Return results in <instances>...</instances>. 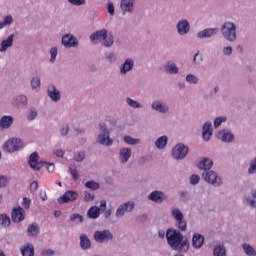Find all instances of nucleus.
<instances>
[{
    "mask_svg": "<svg viewBox=\"0 0 256 256\" xmlns=\"http://www.w3.org/2000/svg\"><path fill=\"white\" fill-rule=\"evenodd\" d=\"M166 241L168 245L178 252H187L189 250L188 240H184L183 235L175 229L166 231Z\"/></svg>",
    "mask_w": 256,
    "mask_h": 256,
    "instance_id": "1",
    "label": "nucleus"
},
{
    "mask_svg": "<svg viewBox=\"0 0 256 256\" xmlns=\"http://www.w3.org/2000/svg\"><path fill=\"white\" fill-rule=\"evenodd\" d=\"M90 39L96 44L104 41L105 47H111L114 43L113 35L108 34V31L106 29L96 31L91 35Z\"/></svg>",
    "mask_w": 256,
    "mask_h": 256,
    "instance_id": "2",
    "label": "nucleus"
},
{
    "mask_svg": "<svg viewBox=\"0 0 256 256\" xmlns=\"http://www.w3.org/2000/svg\"><path fill=\"white\" fill-rule=\"evenodd\" d=\"M222 36L230 42H234L237 38L236 26L233 22H225L221 27Z\"/></svg>",
    "mask_w": 256,
    "mask_h": 256,
    "instance_id": "3",
    "label": "nucleus"
},
{
    "mask_svg": "<svg viewBox=\"0 0 256 256\" xmlns=\"http://www.w3.org/2000/svg\"><path fill=\"white\" fill-rule=\"evenodd\" d=\"M100 131L102 133L99 134V136H98V142L104 146H108V147L112 146L113 140H112V138H110V132H109V130H107L106 124H104V123L100 124Z\"/></svg>",
    "mask_w": 256,
    "mask_h": 256,
    "instance_id": "4",
    "label": "nucleus"
},
{
    "mask_svg": "<svg viewBox=\"0 0 256 256\" xmlns=\"http://www.w3.org/2000/svg\"><path fill=\"white\" fill-rule=\"evenodd\" d=\"M23 148V142L20 138H10L4 145V150L9 153L20 151Z\"/></svg>",
    "mask_w": 256,
    "mask_h": 256,
    "instance_id": "5",
    "label": "nucleus"
},
{
    "mask_svg": "<svg viewBox=\"0 0 256 256\" xmlns=\"http://www.w3.org/2000/svg\"><path fill=\"white\" fill-rule=\"evenodd\" d=\"M189 152V148L184 146V144H176L172 150V157L174 159H184Z\"/></svg>",
    "mask_w": 256,
    "mask_h": 256,
    "instance_id": "6",
    "label": "nucleus"
},
{
    "mask_svg": "<svg viewBox=\"0 0 256 256\" xmlns=\"http://www.w3.org/2000/svg\"><path fill=\"white\" fill-rule=\"evenodd\" d=\"M202 177H204V180H206V182L214 186H219L222 183L221 178H218V174H216V172H213V170L202 174Z\"/></svg>",
    "mask_w": 256,
    "mask_h": 256,
    "instance_id": "7",
    "label": "nucleus"
},
{
    "mask_svg": "<svg viewBox=\"0 0 256 256\" xmlns=\"http://www.w3.org/2000/svg\"><path fill=\"white\" fill-rule=\"evenodd\" d=\"M12 221L14 223H20L23 222L26 218V212L24 211L23 208L17 207L14 208L12 213H11Z\"/></svg>",
    "mask_w": 256,
    "mask_h": 256,
    "instance_id": "8",
    "label": "nucleus"
},
{
    "mask_svg": "<svg viewBox=\"0 0 256 256\" xmlns=\"http://www.w3.org/2000/svg\"><path fill=\"white\" fill-rule=\"evenodd\" d=\"M39 156L37 152H33L29 158V165L35 171H39L44 165H47V162H38Z\"/></svg>",
    "mask_w": 256,
    "mask_h": 256,
    "instance_id": "9",
    "label": "nucleus"
},
{
    "mask_svg": "<svg viewBox=\"0 0 256 256\" xmlns=\"http://www.w3.org/2000/svg\"><path fill=\"white\" fill-rule=\"evenodd\" d=\"M94 238L98 243H104V242H108V241L112 240L113 235L107 230L97 231L94 234Z\"/></svg>",
    "mask_w": 256,
    "mask_h": 256,
    "instance_id": "10",
    "label": "nucleus"
},
{
    "mask_svg": "<svg viewBox=\"0 0 256 256\" xmlns=\"http://www.w3.org/2000/svg\"><path fill=\"white\" fill-rule=\"evenodd\" d=\"M79 197L78 193L74 191H67L62 197L58 199L60 204L74 202Z\"/></svg>",
    "mask_w": 256,
    "mask_h": 256,
    "instance_id": "11",
    "label": "nucleus"
},
{
    "mask_svg": "<svg viewBox=\"0 0 256 256\" xmlns=\"http://www.w3.org/2000/svg\"><path fill=\"white\" fill-rule=\"evenodd\" d=\"M62 44L66 48H72V47H76L78 45V41L73 35L66 34L62 38Z\"/></svg>",
    "mask_w": 256,
    "mask_h": 256,
    "instance_id": "12",
    "label": "nucleus"
},
{
    "mask_svg": "<svg viewBox=\"0 0 256 256\" xmlns=\"http://www.w3.org/2000/svg\"><path fill=\"white\" fill-rule=\"evenodd\" d=\"M213 135V126L211 122H206L202 128V138L204 141H209Z\"/></svg>",
    "mask_w": 256,
    "mask_h": 256,
    "instance_id": "13",
    "label": "nucleus"
},
{
    "mask_svg": "<svg viewBox=\"0 0 256 256\" xmlns=\"http://www.w3.org/2000/svg\"><path fill=\"white\" fill-rule=\"evenodd\" d=\"M135 208L134 202H128L122 205L116 212L117 217H123L126 212H131Z\"/></svg>",
    "mask_w": 256,
    "mask_h": 256,
    "instance_id": "14",
    "label": "nucleus"
},
{
    "mask_svg": "<svg viewBox=\"0 0 256 256\" xmlns=\"http://www.w3.org/2000/svg\"><path fill=\"white\" fill-rule=\"evenodd\" d=\"M218 28H206L200 32H198V38H210L218 33Z\"/></svg>",
    "mask_w": 256,
    "mask_h": 256,
    "instance_id": "15",
    "label": "nucleus"
},
{
    "mask_svg": "<svg viewBox=\"0 0 256 256\" xmlns=\"http://www.w3.org/2000/svg\"><path fill=\"white\" fill-rule=\"evenodd\" d=\"M134 7V0H122L121 1V9L123 10V14L131 13Z\"/></svg>",
    "mask_w": 256,
    "mask_h": 256,
    "instance_id": "16",
    "label": "nucleus"
},
{
    "mask_svg": "<svg viewBox=\"0 0 256 256\" xmlns=\"http://www.w3.org/2000/svg\"><path fill=\"white\" fill-rule=\"evenodd\" d=\"M148 199H150L154 203H162L165 200V195L162 192L154 191L150 193Z\"/></svg>",
    "mask_w": 256,
    "mask_h": 256,
    "instance_id": "17",
    "label": "nucleus"
},
{
    "mask_svg": "<svg viewBox=\"0 0 256 256\" xmlns=\"http://www.w3.org/2000/svg\"><path fill=\"white\" fill-rule=\"evenodd\" d=\"M132 156L131 148H122L120 150V160L122 163H127Z\"/></svg>",
    "mask_w": 256,
    "mask_h": 256,
    "instance_id": "18",
    "label": "nucleus"
},
{
    "mask_svg": "<svg viewBox=\"0 0 256 256\" xmlns=\"http://www.w3.org/2000/svg\"><path fill=\"white\" fill-rule=\"evenodd\" d=\"M189 30H190V25L187 20H182L178 22V34L185 35L189 32Z\"/></svg>",
    "mask_w": 256,
    "mask_h": 256,
    "instance_id": "19",
    "label": "nucleus"
},
{
    "mask_svg": "<svg viewBox=\"0 0 256 256\" xmlns=\"http://www.w3.org/2000/svg\"><path fill=\"white\" fill-rule=\"evenodd\" d=\"M204 237L200 234H194V237H192V246L196 249H199L204 244Z\"/></svg>",
    "mask_w": 256,
    "mask_h": 256,
    "instance_id": "20",
    "label": "nucleus"
},
{
    "mask_svg": "<svg viewBox=\"0 0 256 256\" xmlns=\"http://www.w3.org/2000/svg\"><path fill=\"white\" fill-rule=\"evenodd\" d=\"M213 167V160H211V158H204V160L200 161L198 164V168H200V170H210Z\"/></svg>",
    "mask_w": 256,
    "mask_h": 256,
    "instance_id": "21",
    "label": "nucleus"
},
{
    "mask_svg": "<svg viewBox=\"0 0 256 256\" xmlns=\"http://www.w3.org/2000/svg\"><path fill=\"white\" fill-rule=\"evenodd\" d=\"M217 137L223 142H232L234 140L233 134H231V132H225V130H221L220 132H218Z\"/></svg>",
    "mask_w": 256,
    "mask_h": 256,
    "instance_id": "22",
    "label": "nucleus"
},
{
    "mask_svg": "<svg viewBox=\"0 0 256 256\" xmlns=\"http://www.w3.org/2000/svg\"><path fill=\"white\" fill-rule=\"evenodd\" d=\"M48 95L55 102L60 100L59 90L54 85L49 86V88H48Z\"/></svg>",
    "mask_w": 256,
    "mask_h": 256,
    "instance_id": "23",
    "label": "nucleus"
},
{
    "mask_svg": "<svg viewBox=\"0 0 256 256\" xmlns=\"http://www.w3.org/2000/svg\"><path fill=\"white\" fill-rule=\"evenodd\" d=\"M13 124L12 116H2L0 120V127L1 129H8Z\"/></svg>",
    "mask_w": 256,
    "mask_h": 256,
    "instance_id": "24",
    "label": "nucleus"
},
{
    "mask_svg": "<svg viewBox=\"0 0 256 256\" xmlns=\"http://www.w3.org/2000/svg\"><path fill=\"white\" fill-rule=\"evenodd\" d=\"M12 44H13V34L9 35V37L6 40L2 41L0 51L1 52L6 51L9 47L12 46Z\"/></svg>",
    "mask_w": 256,
    "mask_h": 256,
    "instance_id": "25",
    "label": "nucleus"
},
{
    "mask_svg": "<svg viewBox=\"0 0 256 256\" xmlns=\"http://www.w3.org/2000/svg\"><path fill=\"white\" fill-rule=\"evenodd\" d=\"M27 233H28V236H29V237L38 236L39 233H40V230H39L38 225H37L36 223L30 225V226L28 227Z\"/></svg>",
    "mask_w": 256,
    "mask_h": 256,
    "instance_id": "26",
    "label": "nucleus"
},
{
    "mask_svg": "<svg viewBox=\"0 0 256 256\" xmlns=\"http://www.w3.org/2000/svg\"><path fill=\"white\" fill-rule=\"evenodd\" d=\"M80 245H81V248L84 249V250H87L91 247V241L89 240L87 235H85V234L81 235Z\"/></svg>",
    "mask_w": 256,
    "mask_h": 256,
    "instance_id": "27",
    "label": "nucleus"
},
{
    "mask_svg": "<svg viewBox=\"0 0 256 256\" xmlns=\"http://www.w3.org/2000/svg\"><path fill=\"white\" fill-rule=\"evenodd\" d=\"M134 66V62L132 59H127L126 62L123 64V67L121 69V73L126 74L129 72Z\"/></svg>",
    "mask_w": 256,
    "mask_h": 256,
    "instance_id": "28",
    "label": "nucleus"
},
{
    "mask_svg": "<svg viewBox=\"0 0 256 256\" xmlns=\"http://www.w3.org/2000/svg\"><path fill=\"white\" fill-rule=\"evenodd\" d=\"M164 69L166 70V72L170 73V74H177L179 69L178 67L176 66L175 63H171V62H168L166 64V66L164 67Z\"/></svg>",
    "mask_w": 256,
    "mask_h": 256,
    "instance_id": "29",
    "label": "nucleus"
},
{
    "mask_svg": "<svg viewBox=\"0 0 256 256\" xmlns=\"http://www.w3.org/2000/svg\"><path fill=\"white\" fill-rule=\"evenodd\" d=\"M242 249L247 256H256V250L249 244H243Z\"/></svg>",
    "mask_w": 256,
    "mask_h": 256,
    "instance_id": "30",
    "label": "nucleus"
},
{
    "mask_svg": "<svg viewBox=\"0 0 256 256\" xmlns=\"http://www.w3.org/2000/svg\"><path fill=\"white\" fill-rule=\"evenodd\" d=\"M167 142H168L167 136H160V138L156 140V148L164 149L167 145Z\"/></svg>",
    "mask_w": 256,
    "mask_h": 256,
    "instance_id": "31",
    "label": "nucleus"
},
{
    "mask_svg": "<svg viewBox=\"0 0 256 256\" xmlns=\"http://www.w3.org/2000/svg\"><path fill=\"white\" fill-rule=\"evenodd\" d=\"M23 256H34V247L32 245H27L21 249Z\"/></svg>",
    "mask_w": 256,
    "mask_h": 256,
    "instance_id": "32",
    "label": "nucleus"
},
{
    "mask_svg": "<svg viewBox=\"0 0 256 256\" xmlns=\"http://www.w3.org/2000/svg\"><path fill=\"white\" fill-rule=\"evenodd\" d=\"M100 215V209H98V207H92L89 211H88V216L91 219H97Z\"/></svg>",
    "mask_w": 256,
    "mask_h": 256,
    "instance_id": "33",
    "label": "nucleus"
},
{
    "mask_svg": "<svg viewBox=\"0 0 256 256\" xmlns=\"http://www.w3.org/2000/svg\"><path fill=\"white\" fill-rule=\"evenodd\" d=\"M172 217H174L176 222L184 219L183 213L177 208L172 209Z\"/></svg>",
    "mask_w": 256,
    "mask_h": 256,
    "instance_id": "34",
    "label": "nucleus"
},
{
    "mask_svg": "<svg viewBox=\"0 0 256 256\" xmlns=\"http://www.w3.org/2000/svg\"><path fill=\"white\" fill-rule=\"evenodd\" d=\"M152 109L158 111V112H161V113H165L167 112V109L166 106H162V104L160 102H154L152 103Z\"/></svg>",
    "mask_w": 256,
    "mask_h": 256,
    "instance_id": "35",
    "label": "nucleus"
},
{
    "mask_svg": "<svg viewBox=\"0 0 256 256\" xmlns=\"http://www.w3.org/2000/svg\"><path fill=\"white\" fill-rule=\"evenodd\" d=\"M85 186L88 188V189H91L93 191H96L99 189L100 187V184H98V182H94V180H89L88 182H86Z\"/></svg>",
    "mask_w": 256,
    "mask_h": 256,
    "instance_id": "36",
    "label": "nucleus"
},
{
    "mask_svg": "<svg viewBox=\"0 0 256 256\" xmlns=\"http://www.w3.org/2000/svg\"><path fill=\"white\" fill-rule=\"evenodd\" d=\"M11 224L10 218L6 215H0V225L2 227H8Z\"/></svg>",
    "mask_w": 256,
    "mask_h": 256,
    "instance_id": "37",
    "label": "nucleus"
},
{
    "mask_svg": "<svg viewBox=\"0 0 256 256\" xmlns=\"http://www.w3.org/2000/svg\"><path fill=\"white\" fill-rule=\"evenodd\" d=\"M178 230L185 232L187 230V222L184 219L176 221Z\"/></svg>",
    "mask_w": 256,
    "mask_h": 256,
    "instance_id": "38",
    "label": "nucleus"
},
{
    "mask_svg": "<svg viewBox=\"0 0 256 256\" xmlns=\"http://www.w3.org/2000/svg\"><path fill=\"white\" fill-rule=\"evenodd\" d=\"M26 104H27V96L19 95L16 97V105L17 106L26 105Z\"/></svg>",
    "mask_w": 256,
    "mask_h": 256,
    "instance_id": "39",
    "label": "nucleus"
},
{
    "mask_svg": "<svg viewBox=\"0 0 256 256\" xmlns=\"http://www.w3.org/2000/svg\"><path fill=\"white\" fill-rule=\"evenodd\" d=\"M214 256H226V250L224 247L218 246L214 248Z\"/></svg>",
    "mask_w": 256,
    "mask_h": 256,
    "instance_id": "40",
    "label": "nucleus"
},
{
    "mask_svg": "<svg viewBox=\"0 0 256 256\" xmlns=\"http://www.w3.org/2000/svg\"><path fill=\"white\" fill-rule=\"evenodd\" d=\"M124 141H125V143H127L129 145H136V144L140 143L139 139L132 138V136H125Z\"/></svg>",
    "mask_w": 256,
    "mask_h": 256,
    "instance_id": "41",
    "label": "nucleus"
},
{
    "mask_svg": "<svg viewBox=\"0 0 256 256\" xmlns=\"http://www.w3.org/2000/svg\"><path fill=\"white\" fill-rule=\"evenodd\" d=\"M70 174L72 175L73 179L77 181L79 179V174L76 166H70L69 168Z\"/></svg>",
    "mask_w": 256,
    "mask_h": 256,
    "instance_id": "42",
    "label": "nucleus"
},
{
    "mask_svg": "<svg viewBox=\"0 0 256 256\" xmlns=\"http://www.w3.org/2000/svg\"><path fill=\"white\" fill-rule=\"evenodd\" d=\"M186 81L190 84H197L198 83V78L194 74H188L186 75Z\"/></svg>",
    "mask_w": 256,
    "mask_h": 256,
    "instance_id": "43",
    "label": "nucleus"
},
{
    "mask_svg": "<svg viewBox=\"0 0 256 256\" xmlns=\"http://www.w3.org/2000/svg\"><path fill=\"white\" fill-rule=\"evenodd\" d=\"M41 85V81L39 79V77H33L32 81H31V86L33 89H38L40 88Z\"/></svg>",
    "mask_w": 256,
    "mask_h": 256,
    "instance_id": "44",
    "label": "nucleus"
},
{
    "mask_svg": "<svg viewBox=\"0 0 256 256\" xmlns=\"http://www.w3.org/2000/svg\"><path fill=\"white\" fill-rule=\"evenodd\" d=\"M127 103L132 107V108H140V104L139 102H137L136 100H133L132 98H127Z\"/></svg>",
    "mask_w": 256,
    "mask_h": 256,
    "instance_id": "45",
    "label": "nucleus"
},
{
    "mask_svg": "<svg viewBox=\"0 0 256 256\" xmlns=\"http://www.w3.org/2000/svg\"><path fill=\"white\" fill-rule=\"evenodd\" d=\"M50 54H51V63H54L56 57H57V54H58V50H57V47H52L51 50H50Z\"/></svg>",
    "mask_w": 256,
    "mask_h": 256,
    "instance_id": "46",
    "label": "nucleus"
},
{
    "mask_svg": "<svg viewBox=\"0 0 256 256\" xmlns=\"http://www.w3.org/2000/svg\"><path fill=\"white\" fill-rule=\"evenodd\" d=\"M225 121H226V118H223V116H221L220 118H215L214 128H218Z\"/></svg>",
    "mask_w": 256,
    "mask_h": 256,
    "instance_id": "47",
    "label": "nucleus"
},
{
    "mask_svg": "<svg viewBox=\"0 0 256 256\" xmlns=\"http://www.w3.org/2000/svg\"><path fill=\"white\" fill-rule=\"evenodd\" d=\"M199 181H200V177L197 176V174H192V176H190V184L196 185L199 183Z\"/></svg>",
    "mask_w": 256,
    "mask_h": 256,
    "instance_id": "48",
    "label": "nucleus"
},
{
    "mask_svg": "<svg viewBox=\"0 0 256 256\" xmlns=\"http://www.w3.org/2000/svg\"><path fill=\"white\" fill-rule=\"evenodd\" d=\"M94 199H95L94 195L90 194L87 191L84 192V201L85 202H90V201H93Z\"/></svg>",
    "mask_w": 256,
    "mask_h": 256,
    "instance_id": "49",
    "label": "nucleus"
},
{
    "mask_svg": "<svg viewBox=\"0 0 256 256\" xmlns=\"http://www.w3.org/2000/svg\"><path fill=\"white\" fill-rule=\"evenodd\" d=\"M256 172V158L251 162L248 173L249 174H254Z\"/></svg>",
    "mask_w": 256,
    "mask_h": 256,
    "instance_id": "50",
    "label": "nucleus"
},
{
    "mask_svg": "<svg viewBox=\"0 0 256 256\" xmlns=\"http://www.w3.org/2000/svg\"><path fill=\"white\" fill-rule=\"evenodd\" d=\"M77 162H82L85 159V152H78L74 158Z\"/></svg>",
    "mask_w": 256,
    "mask_h": 256,
    "instance_id": "51",
    "label": "nucleus"
},
{
    "mask_svg": "<svg viewBox=\"0 0 256 256\" xmlns=\"http://www.w3.org/2000/svg\"><path fill=\"white\" fill-rule=\"evenodd\" d=\"M13 22V18L11 15H7L5 18H4V22H2V24H4V27L7 26V25H10L11 23Z\"/></svg>",
    "mask_w": 256,
    "mask_h": 256,
    "instance_id": "52",
    "label": "nucleus"
},
{
    "mask_svg": "<svg viewBox=\"0 0 256 256\" xmlns=\"http://www.w3.org/2000/svg\"><path fill=\"white\" fill-rule=\"evenodd\" d=\"M72 5L81 6L86 3V0H68Z\"/></svg>",
    "mask_w": 256,
    "mask_h": 256,
    "instance_id": "53",
    "label": "nucleus"
},
{
    "mask_svg": "<svg viewBox=\"0 0 256 256\" xmlns=\"http://www.w3.org/2000/svg\"><path fill=\"white\" fill-rule=\"evenodd\" d=\"M23 207L28 210L30 208L31 205V200L28 198H24L23 202H22Z\"/></svg>",
    "mask_w": 256,
    "mask_h": 256,
    "instance_id": "54",
    "label": "nucleus"
},
{
    "mask_svg": "<svg viewBox=\"0 0 256 256\" xmlns=\"http://www.w3.org/2000/svg\"><path fill=\"white\" fill-rule=\"evenodd\" d=\"M71 221L79 220L80 223L83 222V217L79 214H73L70 218Z\"/></svg>",
    "mask_w": 256,
    "mask_h": 256,
    "instance_id": "55",
    "label": "nucleus"
},
{
    "mask_svg": "<svg viewBox=\"0 0 256 256\" xmlns=\"http://www.w3.org/2000/svg\"><path fill=\"white\" fill-rule=\"evenodd\" d=\"M54 254L55 252L53 250H47V249H44L41 252L42 256H53Z\"/></svg>",
    "mask_w": 256,
    "mask_h": 256,
    "instance_id": "56",
    "label": "nucleus"
},
{
    "mask_svg": "<svg viewBox=\"0 0 256 256\" xmlns=\"http://www.w3.org/2000/svg\"><path fill=\"white\" fill-rule=\"evenodd\" d=\"M6 185H7L6 176H0V188L6 187Z\"/></svg>",
    "mask_w": 256,
    "mask_h": 256,
    "instance_id": "57",
    "label": "nucleus"
},
{
    "mask_svg": "<svg viewBox=\"0 0 256 256\" xmlns=\"http://www.w3.org/2000/svg\"><path fill=\"white\" fill-rule=\"evenodd\" d=\"M223 54L224 55H231L232 54V47L231 46H227L223 48Z\"/></svg>",
    "mask_w": 256,
    "mask_h": 256,
    "instance_id": "58",
    "label": "nucleus"
},
{
    "mask_svg": "<svg viewBox=\"0 0 256 256\" xmlns=\"http://www.w3.org/2000/svg\"><path fill=\"white\" fill-rule=\"evenodd\" d=\"M108 12L110 13V15H114L115 14V7L113 5V3H109L108 4Z\"/></svg>",
    "mask_w": 256,
    "mask_h": 256,
    "instance_id": "59",
    "label": "nucleus"
},
{
    "mask_svg": "<svg viewBox=\"0 0 256 256\" xmlns=\"http://www.w3.org/2000/svg\"><path fill=\"white\" fill-rule=\"evenodd\" d=\"M106 208H107V202H106V201H101V205H100V207L98 208V209H99V212H101V211L105 212V211H106Z\"/></svg>",
    "mask_w": 256,
    "mask_h": 256,
    "instance_id": "60",
    "label": "nucleus"
},
{
    "mask_svg": "<svg viewBox=\"0 0 256 256\" xmlns=\"http://www.w3.org/2000/svg\"><path fill=\"white\" fill-rule=\"evenodd\" d=\"M36 117H37L36 110H31V112H30V114L28 116L29 120H34Z\"/></svg>",
    "mask_w": 256,
    "mask_h": 256,
    "instance_id": "61",
    "label": "nucleus"
},
{
    "mask_svg": "<svg viewBox=\"0 0 256 256\" xmlns=\"http://www.w3.org/2000/svg\"><path fill=\"white\" fill-rule=\"evenodd\" d=\"M31 190L33 191H37L38 189V182H36V180H34V182L31 184Z\"/></svg>",
    "mask_w": 256,
    "mask_h": 256,
    "instance_id": "62",
    "label": "nucleus"
},
{
    "mask_svg": "<svg viewBox=\"0 0 256 256\" xmlns=\"http://www.w3.org/2000/svg\"><path fill=\"white\" fill-rule=\"evenodd\" d=\"M54 169H55V164H48L47 170L49 173L54 172Z\"/></svg>",
    "mask_w": 256,
    "mask_h": 256,
    "instance_id": "63",
    "label": "nucleus"
},
{
    "mask_svg": "<svg viewBox=\"0 0 256 256\" xmlns=\"http://www.w3.org/2000/svg\"><path fill=\"white\" fill-rule=\"evenodd\" d=\"M64 154H65V152H63V150H56V152H55V155H56L57 157H63Z\"/></svg>",
    "mask_w": 256,
    "mask_h": 256,
    "instance_id": "64",
    "label": "nucleus"
}]
</instances>
